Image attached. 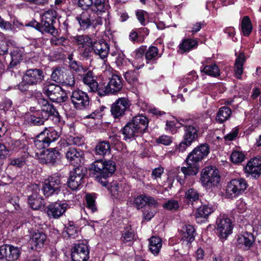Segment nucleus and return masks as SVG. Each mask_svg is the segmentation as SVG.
<instances>
[{"label":"nucleus","mask_w":261,"mask_h":261,"mask_svg":"<svg viewBox=\"0 0 261 261\" xmlns=\"http://www.w3.org/2000/svg\"><path fill=\"white\" fill-rule=\"evenodd\" d=\"M245 171L255 178H258L261 174V156H256L248 162Z\"/></svg>","instance_id":"20"},{"label":"nucleus","mask_w":261,"mask_h":261,"mask_svg":"<svg viewBox=\"0 0 261 261\" xmlns=\"http://www.w3.org/2000/svg\"><path fill=\"white\" fill-rule=\"evenodd\" d=\"M11 148L14 150L25 151L27 149V142L24 140H17L11 142ZM25 151H24V152Z\"/></svg>","instance_id":"48"},{"label":"nucleus","mask_w":261,"mask_h":261,"mask_svg":"<svg viewBox=\"0 0 261 261\" xmlns=\"http://www.w3.org/2000/svg\"><path fill=\"white\" fill-rule=\"evenodd\" d=\"M23 57L22 53L17 49L14 50L11 53V62L9 64L10 67H14L21 60H22Z\"/></svg>","instance_id":"46"},{"label":"nucleus","mask_w":261,"mask_h":261,"mask_svg":"<svg viewBox=\"0 0 261 261\" xmlns=\"http://www.w3.org/2000/svg\"><path fill=\"white\" fill-rule=\"evenodd\" d=\"M254 241L253 235L247 232L239 234L237 238V245L240 247H243L244 249L246 250L252 246Z\"/></svg>","instance_id":"25"},{"label":"nucleus","mask_w":261,"mask_h":261,"mask_svg":"<svg viewBox=\"0 0 261 261\" xmlns=\"http://www.w3.org/2000/svg\"><path fill=\"white\" fill-rule=\"evenodd\" d=\"M46 240V236L41 231L34 232L31 239V244L36 248H41Z\"/></svg>","instance_id":"33"},{"label":"nucleus","mask_w":261,"mask_h":261,"mask_svg":"<svg viewBox=\"0 0 261 261\" xmlns=\"http://www.w3.org/2000/svg\"><path fill=\"white\" fill-rule=\"evenodd\" d=\"M35 147L38 149H42L47 148L49 146L48 144L46 143L44 140V138L42 137V135L39 134L34 141Z\"/></svg>","instance_id":"51"},{"label":"nucleus","mask_w":261,"mask_h":261,"mask_svg":"<svg viewBox=\"0 0 261 261\" xmlns=\"http://www.w3.org/2000/svg\"><path fill=\"white\" fill-rule=\"evenodd\" d=\"M192 120L180 119L179 124L184 127L183 139L192 143L198 137V129L195 126L191 124Z\"/></svg>","instance_id":"12"},{"label":"nucleus","mask_w":261,"mask_h":261,"mask_svg":"<svg viewBox=\"0 0 261 261\" xmlns=\"http://www.w3.org/2000/svg\"><path fill=\"white\" fill-rule=\"evenodd\" d=\"M38 104L42 107L39 111H44L48 113L49 115L53 116L52 119L56 123L59 122L60 118L58 112L55 109L53 105L49 103L48 101L44 98H39L38 99Z\"/></svg>","instance_id":"22"},{"label":"nucleus","mask_w":261,"mask_h":261,"mask_svg":"<svg viewBox=\"0 0 261 261\" xmlns=\"http://www.w3.org/2000/svg\"><path fill=\"white\" fill-rule=\"evenodd\" d=\"M28 202L32 209L37 210L40 209L43 205V199L36 192L29 196Z\"/></svg>","instance_id":"34"},{"label":"nucleus","mask_w":261,"mask_h":261,"mask_svg":"<svg viewBox=\"0 0 261 261\" xmlns=\"http://www.w3.org/2000/svg\"><path fill=\"white\" fill-rule=\"evenodd\" d=\"M39 158L42 163L54 165L60 161V153L56 150L48 152L47 153L42 154Z\"/></svg>","instance_id":"27"},{"label":"nucleus","mask_w":261,"mask_h":261,"mask_svg":"<svg viewBox=\"0 0 261 261\" xmlns=\"http://www.w3.org/2000/svg\"><path fill=\"white\" fill-rule=\"evenodd\" d=\"M246 62V57L244 53L242 52L239 54L236 58L234 63L235 76L237 79H241L243 72V65Z\"/></svg>","instance_id":"30"},{"label":"nucleus","mask_w":261,"mask_h":261,"mask_svg":"<svg viewBox=\"0 0 261 261\" xmlns=\"http://www.w3.org/2000/svg\"><path fill=\"white\" fill-rule=\"evenodd\" d=\"M71 258L73 261H87L89 258V249L85 244H75L72 249Z\"/></svg>","instance_id":"13"},{"label":"nucleus","mask_w":261,"mask_h":261,"mask_svg":"<svg viewBox=\"0 0 261 261\" xmlns=\"http://www.w3.org/2000/svg\"><path fill=\"white\" fill-rule=\"evenodd\" d=\"M61 83L63 86L67 87H73L75 85V79L73 74L66 71L65 75L64 76V78Z\"/></svg>","instance_id":"45"},{"label":"nucleus","mask_w":261,"mask_h":261,"mask_svg":"<svg viewBox=\"0 0 261 261\" xmlns=\"http://www.w3.org/2000/svg\"><path fill=\"white\" fill-rule=\"evenodd\" d=\"M231 114L232 112L229 108L225 106L222 107L217 112L216 120L222 123L230 117Z\"/></svg>","instance_id":"36"},{"label":"nucleus","mask_w":261,"mask_h":261,"mask_svg":"<svg viewBox=\"0 0 261 261\" xmlns=\"http://www.w3.org/2000/svg\"><path fill=\"white\" fill-rule=\"evenodd\" d=\"M81 75L84 84L87 86L88 90L91 92H97L99 95L100 86H98L93 72L87 69V71L83 73Z\"/></svg>","instance_id":"19"},{"label":"nucleus","mask_w":261,"mask_h":261,"mask_svg":"<svg viewBox=\"0 0 261 261\" xmlns=\"http://www.w3.org/2000/svg\"><path fill=\"white\" fill-rule=\"evenodd\" d=\"M87 208L90 210L92 213L97 211V208L95 204V200L90 195H87L86 196Z\"/></svg>","instance_id":"57"},{"label":"nucleus","mask_w":261,"mask_h":261,"mask_svg":"<svg viewBox=\"0 0 261 261\" xmlns=\"http://www.w3.org/2000/svg\"><path fill=\"white\" fill-rule=\"evenodd\" d=\"M200 180L204 186H217L220 181L218 171L213 166L205 167L201 172Z\"/></svg>","instance_id":"8"},{"label":"nucleus","mask_w":261,"mask_h":261,"mask_svg":"<svg viewBox=\"0 0 261 261\" xmlns=\"http://www.w3.org/2000/svg\"><path fill=\"white\" fill-rule=\"evenodd\" d=\"M30 86H33L32 84H30L25 82V79L23 77V80L17 86L18 89L22 92H25L29 91Z\"/></svg>","instance_id":"64"},{"label":"nucleus","mask_w":261,"mask_h":261,"mask_svg":"<svg viewBox=\"0 0 261 261\" xmlns=\"http://www.w3.org/2000/svg\"><path fill=\"white\" fill-rule=\"evenodd\" d=\"M134 233L130 229L129 230H125L122 233V239L124 242H127L133 240Z\"/></svg>","instance_id":"63"},{"label":"nucleus","mask_w":261,"mask_h":261,"mask_svg":"<svg viewBox=\"0 0 261 261\" xmlns=\"http://www.w3.org/2000/svg\"><path fill=\"white\" fill-rule=\"evenodd\" d=\"M72 42L77 45L79 49L86 47V46L91 45L93 41L89 35H76L71 38Z\"/></svg>","instance_id":"29"},{"label":"nucleus","mask_w":261,"mask_h":261,"mask_svg":"<svg viewBox=\"0 0 261 261\" xmlns=\"http://www.w3.org/2000/svg\"><path fill=\"white\" fill-rule=\"evenodd\" d=\"M90 170L95 175L98 181L106 187L108 184L107 178L112 176L116 170L115 163L111 161L99 159L91 164Z\"/></svg>","instance_id":"3"},{"label":"nucleus","mask_w":261,"mask_h":261,"mask_svg":"<svg viewBox=\"0 0 261 261\" xmlns=\"http://www.w3.org/2000/svg\"><path fill=\"white\" fill-rule=\"evenodd\" d=\"M215 209L214 206L209 204L201 205L197 209L195 217L196 219H206L210 215L214 212Z\"/></svg>","instance_id":"32"},{"label":"nucleus","mask_w":261,"mask_h":261,"mask_svg":"<svg viewBox=\"0 0 261 261\" xmlns=\"http://www.w3.org/2000/svg\"><path fill=\"white\" fill-rule=\"evenodd\" d=\"M54 23L42 20L40 24V31L49 33L52 36L57 35L58 32L54 27Z\"/></svg>","instance_id":"42"},{"label":"nucleus","mask_w":261,"mask_h":261,"mask_svg":"<svg viewBox=\"0 0 261 261\" xmlns=\"http://www.w3.org/2000/svg\"><path fill=\"white\" fill-rule=\"evenodd\" d=\"M29 156L28 152H24L22 155L16 158H11L9 159V165L17 168H21L27 163V160Z\"/></svg>","instance_id":"35"},{"label":"nucleus","mask_w":261,"mask_h":261,"mask_svg":"<svg viewBox=\"0 0 261 261\" xmlns=\"http://www.w3.org/2000/svg\"><path fill=\"white\" fill-rule=\"evenodd\" d=\"M195 229L192 225H184L181 230V239L187 243L192 242L195 238Z\"/></svg>","instance_id":"28"},{"label":"nucleus","mask_w":261,"mask_h":261,"mask_svg":"<svg viewBox=\"0 0 261 261\" xmlns=\"http://www.w3.org/2000/svg\"><path fill=\"white\" fill-rule=\"evenodd\" d=\"M62 182L58 176H49L45 180L42 187V190L46 197L58 195L61 191Z\"/></svg>","instance_id":"7"},{"label":"nucleus","mask_w":261,"mask_h":261,"mask_svg":"<svg viewBox=\"0 0 261 261\" xmlns=\"http://www.w3.org/2000/svg\"><path fill=\"white\" fill-rule=\"evenodd\" d=\"M134 204L138 209H140L146 205H148L149 206L155 207L157 202L152 197L145 195H140L135 198Z\"/></svg>","instance_id":"26"},{"label":"nucleus","mask_w":261,"mask_h":261,"mask_svg":"<svg viewBox=\"0 0 261 261\" xmlns=\"http://www.w3.org/2000/svg\"><path fill=\"white\" fill-rule=\"evenodd\" d=\"M136 14L140 23L142 25H145V19L148 17L147 13L143 10H138Z\"/></svg>","instance_id":"60"},{"label":"nucleus","mask_w":261,"mask_h":261,"mask_svg":"<svg viewBox=\"0 0 261 261\" xmlns=\"http://www.w3.org/2000/svg\"><path fill=\"white\" fill-rule=\"evenodd\" d=\"M71 100L74 107L79 110L87 109L90 103L88 94L79 89L72 92Z\"/></svg>","instance_id":"11"},{"label":"nucleus","mask_w":261,"mask_h":261,"mask_svg":"<svg viewBox=\"0 0 261 261\" xmlns=\"http://www.w3.org/2000/svg\"><path fill=\"white\" fill-rule=\"evenodd\" d=\"M186 198L191 202L196 201L199 199V194L194 189H189L185 194Z\"/></svg>","instance_id":"53"},{"label":"nucleus","mask_w":261,"mask_h":261,"mask_svg":"<svg viewBox=\"0 0 261 261\" xmlns=\"http://www.w3.org/2000/svg\"><path fill=\"white\" fill-rule=\"evenodd\" d=\"M122 86V79L121 76L113 74L109 79V82L106 85L100 86L99 95L102 96L108 94H115L121 90Z\"/></svg>","instance_id":"6"},{"label":"nucleus","mask_w":261,"mask_h":261,"mask_svg":"<svg viewBox=\"0 0 261 261\" xmlns=\"http://www.w3.org/2000/svg\"><path fill=\"white\" fill-rule=\"evenodd\" d=\"M139 72L137 70H130L126 72L124 74L125 80L130 84H134L138 82Z\"/></svg>","instance_id":"49"},{"label":"nucleus","mask_w":261,"mask_h":261,"mask_svg":"<svg viewBox=\"0 0 261 261\" xmlns=\"http://www.w3.org/2000/svg\"><path fill=\"white\" fill-rule=\"evenodd\" d=\"M248 184L243 178L232 179L227 185L226 193L229 198L236 197L242 194L247 189Z\"/></svg>","instance_id":"9"},{"label":"nucleus","mask_w":261,"mask_h":261,"mask_svg":"<svg viewBox=\"0 0 261 261\" xmlns=\"http://www.w3.org/2000/svg\"><path fill=\"white\" fill-rule=\"evenodd\" d=\"M20 255V251L17 247L9 245L0 246V261H15Z\"/></svg>","instance_id":"10"},{"label":"nucleus","mask_w":261,"mask_h":261,"mask_svg":"<svg viewBox=\"0 0 261 261\" xmlns=\"http://www.w3.org/2000/svg\"><path fill=\"white\" fill-rule=\"evenodd\" d=\"M82 29L86 30L89 28L94 22V19L91 14L88 11H83L75 17Z\"/></svg>","instance_id":"24"},{"label":"nucleus","mask_w":261,"mask_h":261,"mask_svg":"<svg viewBox=\"0 0 261 261\" xmlns=\"http://www.w3.org/2000/svg\"><path fill=\"white\" fill-rule=\"evenodd\" d=\"M231 160L233 163H240L244 160V154L240 151H233L231 155Z\"/></svg>","instance_id":"58"},{"label":"nucleus","mask_w":261,"mask_h":261,"mask_svg":"<svg viewBox=\"0 0 261 261\" xmlns=\"http://www.w3.org/2000/svg\"><path fill=\"white\" fill-rule=\"evenodd\" d=\"M59 145L60 150L65 152L66 158L70 164L76 166L82 163L84 155L82 150L69 147L65 140L60 141Z\"/></svg>","instance_id":"5"},{"label":"nucleus","mask_w":261,"mask_h":261,"mask_svg":"<svg viewBox=\"0 0 261 261\" xmlns=\"http://www.w3.org/2000/svg\"><path fill=\"white\" fill-rule=\"evenodd\" d=\"M57 35L53 36L50 39V42L52 45H65L67 40L64 37H57Z\"/></svg>","instance_id":"56"},{"label":"nucleus","mask_w":261,"mask_h":261,"mask_svg":"<svg viewBox=\"0 0 261 261\" xmlns=\"http://www.w3.org/2000/svg\"><path fill=\"white\" fill-rule=\"evenodd\" d=\"M53 116L49 115L44 111H37L27 116V120L29 124L32 125L40 126L43 125L44 122Z\"/></svg>","instance_id":"21"},{"label":"nucleus","mask_w":261,"mask_h":261,"mask_svg":"<svg viewBox=\"0 0 261 261\" xmlns=\"http://www.w3.org/2000/svg\"><path fill=\"white\" fill-rule=\"evenodd\" d=\"M23 77L26 82L32 85H36L43 81L44 75L42 70L34 68L27 70Z\"/></svg>","instance_id":"17"},{"label":"nucleus","mask_w":261,"mask_h":261,"mask_svg":"<svg viewBox=\"0 0 261 261\" xmlns=\"http://www.w3.org/2000/svg\"><path fill=\"white\" fill-rule=\"evenodd\" d=\"M56 12L53 10H48L45 12L42 16V20L49 22H56Z\"/></svg>","instance_id":"52"},{"label":"nucleus","mask_w":261,"mask_h":261,"mask_svg":"<svg viewBox=\"0 0 261 261\" xmlns=\"http://www.w3.org/2000/svg\"><path fill=\"white\" fill-rule=\"evenodd\" d=\"M85 172V170L82 166H77L73 171L70 172L68 181V185L69 188L72 190H75L77 189L82 183Z\"/></svg>","instance_id":"14"},{"label":"nucleus","mask_w":261,"mask_h":261,"mask_svg":"<svg viewBox=\"0 0 261 261\" xmlns=\"http://www.w3.org/2000/svg\"><path fill=\"white\" fill-rule=\"evenodd\" d=\"M164 208L169 210H176L179 207V204L177 201L174 199H170L164 203Z\"/></svg>","instance_id":"55"},{"label":"nucleus","mask_w":261,"mask_h":261,"mask_svg":"<svg viewBox=\"0 0 261 261\" xmlns=\"http://www.w3.org/2000/svg\"><path fill=\"white\" fill-rule=\"evenodd\" d=\"M172 142V137L167 135H162L157 139V142L164 145H169Z\"/></svg>","instance_id":"62"},{"label":"nucleus","mask_w":261,"mask_h":261,"mask_svg":"<svg viewBox=\"0 0 261 261\" xmlns=\"http://www.w3.org/2000/svg\"><path fill=\"white\" fill-rule=\"evenodd\" d=\"M197 45L198 42L195 40L185 39L179 44V48L182 53H184L195 48Z\"/></svg>","instance_id":"41"},{"label":"nucleus","mask_w":261,"mask_h":261,"mask_svg":"<svg viewBox=\"0 0 261 261\" xmlns=\"http://www.w3.org/2000/svg\"><path fill=\"white\" fill-rule=\"evenodd\" d=\"M43 93L54 102H63L67 99L66 93L59 85L51 81H45L43 85Z\"/></svg>","instance_id":"4"},{"label":"nucleus","mask_w":261,"mask_h":261,"mask_svg":"<svg viewBox=\"0 0 261 261\" xmlns=\"http://www.w3.org/2000/svg\"><path fill=\"white\" fill-rule=\"evenodd\" d=\"M210 152L207 144H202L195 148L187 156V167L181 168L185 176L196 175L199 171V163L207 156Z\"/></svg>","instance_id":"1"},{"label":"nucleus","mask_w":261,"mask_h":261,"mask_svg":"<svg viewBox=\"0 0 261 261\" xmlns=\"http://www.w3.org/2000/svg\"><path fill=\"white\" fill-rule=\"evenodd\" d=\"M49 146L50 143L56 141L60 137V133L53 128L45 129L40 133Z\"/></svg>","instance_id":"31"},{"label":"nucleus","mask_w":261,"mask_h":261,"mask_svg":"<svg viewBox=\"0 0 261 261\" xmlns=\"http://www.w3.org/2000/svg\"><path fill=\"white\" fill-rule=\"evenodd\" d=\"M158 55V49L155 46H150L147 50L145 54V58L147 61L154 60L156 59Z\"/></svg>","instance_id":"50"},{"label":"nucleus","mask_w":261,"mask_h":261,"mask_svg":"<svg viewBox=\"0 0 261 261\" xmlns=\"http://www.w3.org/2000/svg\"><path fill=\"white\" fill-rule=\"evenodd\" d=\"M67 143L77 146H81L84 143L83 139L77 136H69L67 139Z\"/></svg>","instance_id":"61"},{"label":"nucleus","mask_w":261,"mask_h":261,"mask_svg":"<svg viewBox=\"0 0 261 261\" xmlns=\"http://www.w3.org/2000/svg\"><path fill=\"white\" fill-rule=\"evenodd\" d=\"M66 70L63 68H57L54 70L51 75L52 80L56 83H61L64 76L65 75Z\"/></svg>","instance_id":"44"},{"label":"nucleus","mask_w":261,"mask_h":261,"mask_svg":"<svg viewBox=\"0 0 261 261\" xmlns=\"http://www.w3.org/2000/svg\"><path fill=\"white\" fill-rule=\"evenodd\" d=\"M96 155L104 156L110 152V145L108 142L102 141L99 142L95 147Z\"/></svg>","instance_id":"39"},{"label":"nucleus","mask_w":261,"mask_h":261,"mask_svg":"<svg viewBox=\"0 0 261 261\" xmlns=\"http://www.w3.org/2000/svg\"><path fill=\"white\" fill-rule=\"evenodd\" d=\"M69 66L71 69L78 73L79 75H82L87 70L86 67H84L81 62L76 61H71Z\"/></svg>","instance_id":"47"},{"label":"nucleus","mask_w":261,"mask_h":261,"mask_svg":"<svg viewBox=\"0 0 261 261\" xmlns=\"http://www.w3.org/2000/svg\"><path fill=\"white\" fill-rule=\"evenodd\" d=\"M201 67V71L204 72L207 75L213 77H217L220 75V69L216 64H211L203 66Z\"/></svg>","instance_id":"40"},{"label":"nucleus","mask_w":261,"mask_h":261,"mask_svg":"<svg viewBox=\"0 0 261 261\" xmlns=\"http://www.w3.org/2000/svg\"><path fill=\"white\" fill-rule=\"evenodd\" d=\"M93 51V43L91 45L86 46V47L80 49L81 56L87 59L91 57V54Z\"/></svg>","instance_id":"54"},{"label":"nucleus","mask_w":261,"mask_h":261,"mask_svg":"<svg viewBox=\"0 0 261 261\" xmlns=\"http://www.w3.org/2000/svg\"><path fill=\"white\" fill-rule=\"evenodd\" d=\"M217 233L220 239H226L231 233L233 227L229 219L219 218L217 221Z\"/></svg>","instance_id":"15"},{"label":"nucleus","mask_w":261,"mask_h":261,"mask_svg":"<svg viewBox=\"0 0 261 261\" xmlns=\"http://www.w3.org/2000/svg\"><path fill=\"white\" fill-rule=\"evenodd\" d=\"M129 102L125 98H118L111 107V114L115 118H119L124 114L129 107Z\"/></svg>","instance_id":"16"},{"label":"nucleus","mask_w":261,"mask_h":261,"mask_svg":"<svg viewBox=\"0 0 261 261\" xmlns=\"http://www.w3.org/2000/svg\"><path fill=\"white\" fill-rule=\"evenodd\" d=\"M66 203L56 202L47 206V213L49 217L58 219L65 212L67 207Z\"/></svg>","instance_id":"18"},{"label":"nucleus","mask_w":261,"mask_h":261,"mask_svg":"<svg viewBox=\"0 0 261 261\" xmlns=\"http://www.w3.org/2000/svg\"><path fill=\"white\" fill-rule=\"evenodd\" d=\"M242 31L245 36H248L251 33L252 27L250 18L248 16H244L242 20Z\"/></svg>","instance_id":"43"},{"label":"nucleus","mask_w":261,"mask_h":261,"mask_svg":"<svg viewBox=\"0 0 261 261\" xmlns=\"http://www.w3.org/2000/svg\"><path fill=\"white\" fill-rule=\"evenodd\" d=\"M93 49L94 53L98 56L101 59L107 58L109 51V44L103 40L94 41L93 42Z\"/></svg>","instance_id":"23"},{"label":"nucleus","mask_w":261,"mask_h":261,"mask_svg":"<svg viewBox=\"0 0 261 261\" xmlns=\"http://www.w3.org/2000/svg\"><path fill=\"white\" fill-rule=\"evenodd\" d=\"M162 245V240L159 237H152L150 238L149 249L154 255L159 254Z\"/></svg>","instance_id":"38"},{"label":"nucleus","mask_w":261,"mask_h":261,"mask_svg":"<svg viewBox=\"0 0 261 261\" xmlns=\"http://www.w3.org/2000/svg\"><path fill=\"white\" fill-rule=\"evenodd\" d=\"M110 8L109 0H94L91 10L93 12H105Z\"/></svg>","instance_id":"37"},{"label":"nucleus","mask_w":261,"mask_h":261,"mask_svg":"<svg viewBox=\"0 0 261 261\" xmlns=\"http://www.w3.org/2000/svg\"><path fill=\"white\" fill-rule=\"evenodd\" d=\"M148 118L143 115L134 117L121 130L124 139L126 140L141 136L148 130Z\"/></svg>","instance_id":"2"},{"label":"nucleus","mask_w":261,"mask_h":261,"mask_svg":"<svg viewBox=\"0 0 261 261\" xmlns=\"http://www.w3.org/2000/svg\"><path fill=\"white\" fill-rule=\"evenodd\" d=\"M64 232H66L69 238H75L76 236L77 228L72 224H69L68 226H65Z\"/></svg>","instance_id":"59"}]
</instances>
